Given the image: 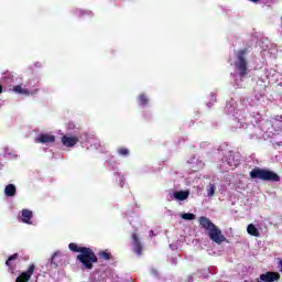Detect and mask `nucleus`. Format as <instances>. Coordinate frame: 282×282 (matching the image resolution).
I'll use <instances>...</instances> for the list:
<instances>
[{"label": "nucleus", "mask_w": 282, "mask_h": 282, "mask_svg": "<svg viewBox=\"0 0 282 282\" xmlns=\"http://www.w3.org/2000/svg\"><path fill=\"white\" fill-rule=\"evenodd\" d=\"M4 195L7 197H14V195H17V186H14V184L7 185L4 188Z\"/></svg>", "instance_id": "obj_13"}, {"label": "nucleus", "mask_w": 282, "mask_h": 282, "mask_svg": "<svg viewBox=\"0 0 282 282\" xmlns=\"http://www.w3.org/2000/svg\"><path fill=\"white\" fill-rule=\"evenodd\" d=\"M0 94H3V86L0 85Z\"/></svg>", "instance_id": "obj_22"}, {"label": "nucleus", "mask_w": 282, "mask_h": 282, "mask_svg": "<svg viewBox=\"0 0 282 282\" xmlns=\"http://www.w3.org/2000/svg\"><path fill=\"white\" fill-rule=\"evenodd\" d=\"M34 270H36V265L30 264L28 271H23L17 279L15 282H28L32 279V274H34Z\"/></svg>", "instance_id": "obj_5"}, {"label": "nucleus", "mask_w": 282, "mask_h": 282, "mask_svg": "<svg viewBox=\"0 0 282 282\" xmlns=\"http://www.w3.org/2000/svg\"><path fill=\"white\" fill-rule=\"evenodd\" d=\"M248 48H242L237 52V61L235 62L236 69L239 72L240 78H246L248 75V61L246 59Z\"/></svg>", "instance_id": "obj_4"}, {"label": "nucleus", "mask_w": 282, "mask_h": 282, "mask_svg": "<svg viewBox=\"0 0 282 282\" xmlns=\"http://www.w3.org/2000/svg\"><path fill=\"white\" fill-rule=\"evenodd\" d=\"M188 195H191V192L188 191L174 192V199H177L178 202H184L185 199H188Z\"/></svg>", "instance_id": "obj_12"}, {"label": "nucleus", "mask_w": 282, "mask_h": 282, "mask_svg": "<svg viewBox=\"0 0 282 282\" xmlns=\"http://www.w3.org/2000/svg\"><path fill=\"white\" fill-rule=\"evenodd\" d=\"M153 235H154V234H153V230H151V231H150V236L153 237Z\"/></svg>", "instance_id": "obj_24"}, {"label": "nucleus", "mask_w": 282, "mask_h": 282, "mask_svg": "<svg viewBox=\"0 0 282 282\" xmlns=\"http://www.w3.org/2000/svg\"><path fill=\"white\" fill-rule=\"evenodd\" d=\"M138 100H139V105H141L142 107L149 105V97H147L145 94L139 95Z\"/></svg>", "instance_id": "obj_17"}, {"label": "nucleus", "mask_w": 282, "mask_h": 282, "mask_svg": "<svg viewBox=\"0 0 282 282\" xmlns=\"http://www.w3.org/2000/svg\"><path fill=\"white\" fill-rule=\"evenodd\" d=\"M58 254H61V252H55V253L52 256L51 265H53L54 268H58V263L56 262V258L58 257Z\"/></svg>", "instance_id": "obj_21"}, {"label": "nucleus", "mask_w": 282, "mask_h": 282, "mask_svg": "<svg viewBox=\"0 0 282 282\" xmlns=\"http://www.w3.org/2000/svg\"><path fill=\"white\" fill-rule=\"evenodd\" d=\"M199 226L206 230L209 239L214 241V243H217L218 246H221L224 241H226V236L221 232V229L217 227L213 221L209 220L208 217L200 216L198 218Z\"/></svg>", "instance_id": "obj_2"}, {"label": "nucleus", "mask_w": 282, "mask_h": 282, "mask_svg": "<svg viewBox=\"0 0 282 282\" xmlns=\"http://www.w3.org/2000/svg\"><path fill=\"white\" fill-rule=\"evenodd\" d=\"M99 259L104 261H111V252L109 250L99 251Z\"/></svg>", "instance_id": "obj_16"}, {"label": "nucleus", "mask_w": 282, "mask_h": 282, "mask_svg": "<svg viewBox=\"0 0 282 282\" xmlns=\"http://www.w3.org/2000/svg\"><path fill=\"white\" fill-rule=\"evenodd\" d=\"M132 246H133V252H135L138 257H142V250H144V247L140 241V237H138L135 232L132 234Z\"/></svg>", "instance_id": "obj_6"}, {"label": "nucleus", "mask_w": 282, "mask_h": 282, "mask_svg": "<svg viewBox=\"0 0 282 282\" xmlns=\"http://www.w3.org/2000/svg\"><path fill=\"white\" fill-rule=\"evenodd\" d=\"M35 142H37V144H52L56 142V137H54V134L41 133L35 139Z\"/></svg>", "instance_id": "obj_7"}, {"label": "nucleus", "mask_w": 282, "mask_h": 282, "mask_svg": "<svg viewBox=\"0 0 282 282\" xmlns=\"http://www.w3.org/2000/svg\"><path fill=\"white\" fill-rule=\"evenodd\" d=\"M279 279H281V274L279 272L269 271L260 275V281H263V282H274V281H279Z\"/></svg>", "instance_id": "obj_8"}, {"label": "nucleus", "mask_w": 282, "mask_h": 282, "mask_svg": "<svg viewBox=\"0 0 282 282\" xmlns=\"http://www.w3.org/2000/svg\"><path fill=\"white\" fill-rule=\"evenodd\" d=\"M62 144L67 148L76 147V144H78V137L67 135V134L63 135Z\"/></svg>", "instance_id": "obj_9"}, {"label": "nucleus", "mask_w": 282, "mask_h": 282, "mask_svg": "<svg viewBox=\"0 0 282 282\" xmlns=\"http://www.w3.org/2000/svg\"><path fill=\"white\" fill-rule=\"evenodd\" d=\"M251 180H262V182H281V176L270 170L256 167L250 172Z\"/></svg>", "instance_id": "obj_3"}, {"label": "nucleus", "mask_w": 282, "mask_h": 282, "mask_svg": "<svg viewBox=\"0 0 282 282\" xmlns=\"http://www.w3.org/2000/svg\"><path fill=\"white\" fill-rule=\"evenodd\" d=\"M249 1H251L252 3H257L259 0H249Z\"/></svg>", "instance_id": "obj_23"}, {"label": "nucleus", "mask_w": 282, "mask_h": 282, "mask_svg": "<svg viewBox=\"0 0 282 282\" xmlns=\"http://www.w3.org/2000/svg\"><path fill=\"white\" fill-rule=\"evenodd\" d=\"M13 91L15 94H22L23 96H34L39 91V89H35L34 91L30 93V90L23 88L21 85H17L13 87Z\"/></svg>", "instance_id": "obj_11"}, {"label": "nucleus", "mask_w": 282, "mask_h": 282, "mask_svg": "<svg viewBox=\"0 0 282 282\" xmlns=\"http://www.w3.org/2000/svg\"><path fill=\"white\" fill-rule=\"evenodd\" d=\"M247 232L251 237H261V234L259 232V229L254 226V224L248 225Z\"/></svg>", "instance_id": "obj_14"}, {"label": "nucleus", "mask_w": 282, "mask_h": 282, "mask_svg": "<svg viewBox=\"0 0 282 282\" xmlns=\"http://www.w3.org/2000/svg\"><path fill=\"white\" fill-rule=\"evenodd\" d=\"M32 210L30 209H22L20 213V220L22 224H28L29 226H32Z\"/></svg>", "instance_id": "obj_10"}, {"label": "nucleus", "mask_w": 282, "mask_h": 282, "mask_svg": "<svg viewBox=\"0 0 282 282\" xmlns=\"http://www.w3.org/2000/svg\"><path fill=\"white\" fill-rule=\"evenodd\" d=\"M70 252H79L76 259L82 263L85 270H94V263H98V256L89 247H79L76 242L68 245Z\"/></svg>", "instance_id": "obj_1"}, {"label": "nucleus", "mask_w": 282, "mask_h": 282, "mask_svg": "<svg viewBox=\"0 0 282 282\" xmlns=\"http://www.w3.org/2000/svg\"><path fill=\"white\" fill-rule=\"evenodd\" d=\"M17 259H19V253H13L6 261V265H8V268H10V270H14V267H12V261H17Z\"/></svg>", "instance_id": "obj_15"}, {"label": "nucleus", "mask_w": 282, "mask_h": 282, "mask_svg": "<svg viewBox=\"0 0 282 282\" xmlns=\"http://www.w3.org/2000/svg\"><path fill=\"white\" fill-rule=\"evenodd\" d=\"M182 219H185L186 221H193V219H195V214H191V213L183 214Z\"/></svg>", "instance_id": "obj_20"}, {"label": "nucleus", "mask_w": 282, "mask_h": 282, "mask_svg": "<svg viewBox=\"0 0 282 282\" xmlns=\"http://www.w3.org/2000/svg\"><path fill=\"white\" fill-rule=\"evenodd\" d=\"M216 189H217V187H215V184H209L207 187L208 197H213L215 195Z\"/></svg>", "instance_id": "obj_18"}, {"label": "nucleus", "mask_w": 282, "mask_h": 282, "mask_svg": "<svg viewBox=\"0 0 282 282\" xmlns=\"http://www.w3.org/2000/svg\"><path fill=\"white\" fill-rule=\"evenodd\" d=\"M117 153L119 155H122L123 158H127V155H129V149H127V148H119L117 150Z\"/></svg>", "instance_id": "obj_19"}]
</instances>
